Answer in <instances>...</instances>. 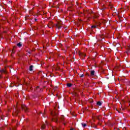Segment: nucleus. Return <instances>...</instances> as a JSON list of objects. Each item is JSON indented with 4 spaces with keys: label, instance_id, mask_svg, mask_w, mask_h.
Wrapping results in <instances>:
<instances>
[{
    "label": "nucleus",
    "instance_id": "1",
    "mask_svg": "<svg viewBox=\"0 0 130 130\" xmlns=\"http://www.w3.org/2000/svg\"><path fill=\"white\" fill-rule=\"evenodd\" d=\"M51 115L52 116H53V117L52 119V120L53 121H54V122H58V119L57 118V115L55 113H51Z\"/></svg>",
    "mask_w": 130,
    "mask_h": 130
},
{
    "label": "nucleus",
    "instance_id": "2",
    "mask_svg": "<svg viewBox=\"0 0 130 130\" xmlns=\"http://www.w3.org/2000/svg\"><path fill=\"white\" fill-rule=\"evenodd\" d=\"M90 14H93V15H92L93 19H97L98 18V17H99L97 14H95V13H94V12H93V11H90V12H89V15Z\"/></svg>",
    "mask_w": 130,
    "mask_h": 130
},
{
    "label": "nucleus",
    "instance_id": "3",
    "mask_svg": "<svg viewBox=\"0 0 130 130\" xmlns=\"http://www.w3.org/2000/svg\"><path fill=\"white\" fill-rule=\"evenodd\" d=\"M21 108L23 110H24L25 112H28V108L25 105H22L21 106Z\"/></svg>",
    "mask_w": 130,
    "mask_h": 130
},
{
    "label": "nucleus",
    "instance_id": "4",
    "mask_svg": "<svg viewBox=\"0 0 130 130\" xmlns=\"http://www.w3.org/2000/svg\"><path fill=\"white\" fill-rule=\"evenodd\" d=\"M102 22L103 23L104 25H106V24H107V25H109L110 21L109 20L104 19Z\"/></svg>",
    "mask_w": 130,
    "mask_h": 130
},
{
    "label": "nucleus",
    "instance_id": "5",
    "mask_svg": "<svg viewBox=\"0 0 130 130\" xmlns=\"http://www.w3.org/2000/svg\"><path fill=\"white\" fill-rule=\"evenodd\" d=\"M20 113V109L17 107V108L15 109V115L16 116H18V114Z\"/></svg>",
    "mask_w": 130,
    "mask_h": 130
},
{
    "label": "nucleus",
    "instance_id": "6",
    "mask_svg": "<svg viewBox=\"0 0 130 130\" xmlns=\"http://www.w3.org/2000/svg\"><path fill=\"white\" fill-rule=\"evenodd\" d=\"M46 126V124L45 123L43 124L41 127V129L42 130L45 129Z\"/></svg>",
    "mask_w": 130,
    "mask_h": 130
},
{
    "label": "nucleus",
    "instance_id": "7",
    "mask_svg": "<svg viewBox=\"0 0 130 130\" xmlns=\"http://www.w3.org/2000/svg\"><path fill=\"white\" fill-rule=\"evenodd\" d=\"M0 73H1V74H7V71L5 70V69H2L0 70Z\"/></svg>",
    "mask_w": 130,
    "mask_h": 130
},
{
    "label": "nucleus",
    "instance_id": "8",
    "mask_svg": "<svg viewBox=\"0 0 130 130\" xmlns=\"http://www.w3.org/2000/svg\"><path fill=\"white\" fill-rule=\"evenodd\" d=\"M90 75L93 77V76L95 75V71L94 70H92L90 71Z\"/></svg>",
    "mask_w": 130,
    "mask_h": 130
},
{
    "label": "nucleus",
    "instance_id": "9",
    "mask_svg": "<svg viewBox=\"0 0 130 130\" xmlns=\"http://www.w3.org/2000/svg\"><path fill=\"white\" fill-rule=\"evenodd\" d=\"M55 27L57 28L58 30H59L61 28V26H59L58 24H56Z\"/></svg>",
    "mask_w": 130,
    "mask_h": 130
},
{
    "label": "nucleus",
    "instance_id": "10",
    "mask_svg": "<svg viewBox=\"0 0 130 130\" xmlns=\"http://www.w3.org/2000/svg\"><path fill=\"white\" fill-rule=\"evenodd\" d=\"M64 118V116H61L60 118H59V120H61V121H63V119Z\"/></svg>",
    "mask_w": 130,
    "mask_h": 130
},
{
    "label": "nucleus",
    "instance_id": "11",
    "mask_svg": "<svg viewBox=\"0 0 130 130\" xmlns=\"http://www.w3.org/2000/svg\"><path fill=\"white\" fill-rule=\"evenodd\" d=\"M112 10L113 13H116V12H117V10L115 9V8H112Z\"/></svg>",
    "mask_w": 130,
    "mask_h": 130
},
{
    "label": "nucleus",
    "instance_id": "12",
    "mask_svg": "<svg viewBox=\"0 0 130 130\" xmlns=\"http://www.w3.org/2000/svg\"><path fill=\"white\" fill-rule=\"evenodd\" d=\"M17 46H18V47H22V43H21V42L18 43L17 44Z\"/></svg>",
    "mask_w": 130,
    "mask_h": 130
},
{
    "label": "nucleus",
    "instance_id": "13",
    "mask_svg": "<svg viewBox=\"0 0 130 130\" xmlns=\"http://www.w3.org/2000/svg\"><path fill=\"white\" fill-rule=\"evenodd\" d=\"M96 104L99 106H101V105H102V103H101V102H98Z\"/></svg>",
    "mask_w": 130,
    "mask_h": 130
},
{
    "label": "nucleus",
    "instance_id": "14",
    "mask_svg": "<svg viewBox=\"0 0 130 130\" xmlns=\"http://www.w3.org/2000/svg\"><path fill=\"white\" fill-rule=\"evenodd\" d=\"M67 87H69V88H70V87H72V86H73V84L71 83H68L67 84Z\"/></svg>",
    "mask_w": 130,
    "mask_h": 130
},
{
    "label": "nucleus",
    "instance_id": "15",
    "mask_svg": "<svg viewBox=\"0 0 130 130\" xmlns=\"http://www.w3.org/2000/svg\"><path fill=\"white\" fill-rule=\"evenodd\" d=\"M81 125L83 126V127H86V126H87V124L86 123H82Z\"/></svg>",
    "mask_w": 130,
    "mask_h": 130
},
{
    "label": "nucleus",
    "instance_id": "16",
    "mask_svg": "<svg viewBox=\"0 0 130 130\" xmlns=\"http://www.w3.org/2000/svg\"><path fill=\"white\" fill-rule=\"evenodd\" d=\"M29 71H30V72H31V71H33V65H31L29 67Z\"/></svg>",
    "mask_w": 130,
    "mask_h": 130
},
{
    "label": "nucleus",
    "instance_id": "17",
    "mask_svg": "<svg viewBox=\"0 0 130 130\" xmlns=\"http://www.w3.org/2000/svg\"><path fill=\"white\" fill-rule=\"evenodd\" d=\"M79 55H80V56L81 55V56H84V57L86 56V54H83L82 53H79Z\"/></svg>",
    "mask_w": 130,
    "mask_h": 130
},
{
    "label": "nucleus",
    "instance_id": "18",
    "mask_svg": "<svg viewBox=\"0 0 130 130\" xmlns=\"http://www.w3.org/2000/svg\"><path fill=\"white\" fill-rule=\"evenodd\" d=\"M73 95H74V96H78V93H77V92H74V93H73Z\"/></svg>",
    "mask_w": 130,
    "mask_h": 130
},
{
    "label": "nucleus",
    "instance_id": "19",
    "mask_svg": "<svg viewBox=\"0 0 130 130\" xmlns=\"http://www.w3.org/2000/svg\"><path fill=\"white\" fill-rule=\"evenodd\" d=\"M53 130H59V128L55 127L53 128Z\"/></svg>",
    "mask_w": 130,
    "mask_h": 130
},
{
    "label": "nucleus",
    "instance_id": "20",
    "mask_svg": "<svg viewBox=\"0 0 130 130\" xmlns=\"http://www.w3.org/2000/svg\"><path fill=\"white\" fill-rule=\"evenodd\" d=\"M83 77H85V75L84 74H82L80 75V77L81 78H83Z\"/></svg>",
    "mask_w": 130,
    "mask_h": 130
},
{
    "label": "nucleus",
    "instance_id": "21",
    "mask_svg": "<svg viewBox=\"0 0 130 130\" xmlns=\"http://www.w3.org/2000/svg\"><path fill=\"white\" fill-rule=\"evenodd\" d=\"M96 25H92V26H91V28H96Z\"/></svg>",
    "mask_w": 130,
    "mask_h": 130
},
{
    "label": "nucleus",
    "instance_id": "22",
    "mask_svg": "<svg viewBox=\"0 0 130 130\" xmlns=\"http://www.w3.org/2000/svg\"><path fill=\"white\" fill-rule=\"evenodd\" d=\"M86 76H88V77H90V74L87 73V74H86Z\"/></svg>",
    "mask_w": 130,
    "mask_h": 130
},
{
    "label": "nucleus",
    "instance_id": "23",
    "mask_svg": "<svg viewBox=\"0 0 130 130\" xmlns=\"http://www.w3.org/2000/svg\"><path fill=\"white\" fill-rule=\"evenodd\" d=\"M28 53H29V54H31V52L28 51Z\"/></svg>",
    "mask_w": 130,
    "mask_h": 130
},
{
    "label": "nucleus",
    "instance_id": "24",
    "mask_svg": "<svg viewBox=\"0 0 130 130\" xmlns=\"http://www.w3.org/2000/svg\"><path fill=\"white\" fill-rule=\"evenodd\" d=\"M93 127H94V128H96L97 127L96 126V125H94V126H93Z\"/></svg>",
    "mask_w": 130,
    "mask_h": 130
},
{
    "label": "nucleus",
    "instance_id": "25",
    "mask_svg": "<svg viewBox=\"0 0 130 130\" xmlns=\"http://www.w3.org/2000/svg\"><path fill=\"white\" fill-rule=\"evenodd\" d=\"M10 87H11V88H13V85H10Z\"/></svg>",
    "mask_w": 130,
    "mask_h": 130
},
{
    "label": "nucleus",
    "instance_id": "26",
    "mask_svg": "<svg viewBox=\"0 0 130 130\" xmlns=\"http://www.w3.org/2000/svg\"><path fill=\"white\" fill-rule=\"evenodd\" d=\"M48 27H49V28H52V26H48Z\"/></svg>",
    "mask_w": 130,
    "mask_h": 130
},
{
    "label": "nucleus",
    "instance_id": "27",
    "mask_svg": "<svg viewBox=\"0 0 130 130\" xmlns=\"http://www.w3.org/2000/svg\"><path fill=\"white\" fill-rule=\"evenodd\" d=\"M35 21L36 22V21H37V19L35 18Z\"/></svg>",
    "mask_w": 130,
    "mask_h": 130
},
{
    "label": "nucleus",
    "instance_id": "28",
    "mask_svg": "<svg viewBox=\"0 0 130 130\" xmlns=\"http://www.w3.org/2000/svg\"><path fill=\"white\" fill-rule=\"evenodd\" d=\"M117 111H118V112L119 113H120V112H119V111L117 110Z\"/></svg>",
    "mask_w": 130,
    "mask_h": 130
},
{
    "label": "nucleus",
    "instance_id": "29",
    "mask_svg": "<svg viewBox=\"0 0 130 130\" xmlns=\"http://www.w3.org/2000/svg\"><path fill=\"white\" fill-rule=\"evenodd\" d=\"M71 130H75L74 128H71Z\"/></svg>",
    "mask_w": 130,
    "mask_h": 130
},
{
    "label": "nucleus",
    "instance_id": "30",
    "mask_svg": "<svg viewBox=\"0 0 130 130\" xmlns=\"http://www.w3.org/2000/svg\"><path fill=\"white\" fill-rule=\"evenodd\" d=\"M0 78L2 79V76L1 75H0Z\"/></svg>",
    "mask_w": 130,
    "mask_h": 130
},
{
    "label": "nucleus",
    "instance_id": "31",
    "mask_svg": "<svg viewBox=\"0 0 130 130\" xmlns=\"http://www.w3.org/2000/svg\"><path fill=\"white\" fill-rule=\"evenodd\" d=\"M37 89H38L39 88V86H37Z\"/></svg>",
    "mask_w": 130,
    "mask_h": 130
},
{
    "label": "nucleus",
    "instance_id": "32",
    "mask_svg": "<svg viewBox=\"0 0 130 130\" xmlns=\"http://www.w3.org/2000/svg\"><path fill=\"white\" fill-rule=\"evenodd\" d=\"M43 77H44V75H43Z\"/></svg>",
    "mask_w": 130,
    "mask_h": 130
},
{
    "label": "nucleus",
    "instance_id": "33",
    "mask_svg": "<svg viewBox=\"0 0 130 130\" xmlns=\"http://www.w3.org/2000/svg\"><path fill=\"white\" fill-rule=\"evenodd\" d=\"M74 53H76V52H74Z\"/></svg>",
    "mask_w": 130,
    "mask_h": 130
}]
</instances>
